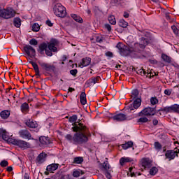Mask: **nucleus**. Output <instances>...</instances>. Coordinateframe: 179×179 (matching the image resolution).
<instances>
[{"label": "nucleus", "mask_w": 179, "mask_h": 179, "mask_svg": "<svg viewBox=\"0 0 179 179\" xmlns=\"http://www.w3.org/2000/svg\"><path fill=\"white\" fill-rule=\"evenodd\" d=\"M87 132V127L84 131H76L73 136L71 134L66 135L65 138L69 142H73L74 145H83L89 141V138L86 135Z\"/></svg>", "instance_id": "1"}, {"label": "nucleus", "mask_w": 179, "mask_h": 179, "mask_svg": "<svg viewBox=\"0 0 179 179\" xmlns=\"http://www.w3.org/2000/svg\"><path fill=\"white\" fill-rule=\"evenodd\" d=\"M148 44H149V40L146 38H141L140 43H134L132 47L129 46V54H132V52H134L135 55L141 54Z\"/></svg>", "instance_id": "2"}, {"label": "nucleus", "mask_w": 179, "mask_h": 179, "mask_svg": "<svg viewBox=\"0 0 179 179\" xmlns=\"http://www.w3.org/2000/svg\"><path fill=\"white\" fill-rule=\"evenodd\" d=\"M69 122L72 125L71 129L73 132H78V131H85L86 125L83 124L80 121H78V115H73L69 117Z\"/></svg>", "instance_id": "3"}, {"label": "nucleus", "mask_w": 179, "mask_h": 179, "mask_svg": "<svg viewBox=\"0 0 179 179\" xmlns=\"http://www.w3.org/2000/svg\"><path fill=\"white\" fill-rule=\"evenodd\" d=\"M15 16H16V11L10 7L0 9V17L2 19H12Z\"/></svg>", "instance_id": "4"}, {"label": "nucleus", "mask_w": 179, "mask_h": 179, "mask_svg": "<svg viewBox=\"0 0 179 179\" xmlns=\"http://www.w3.org/2000/svg\"><path fill=\"white\" fill-rule=\"evenodd\" d=\"M53 11L55 15L58 16V17H65L66 16V10H65V7H64V6L59 3L55 4Z\"/></svg>", "instance_id": "5"}, {"label": "nucleus", "mask_w": 179, "mask_h": 179, "mask_svg": "<svg viewBox=\"0 0 179 179\" xmlns=\"http://www.w3.org/2000/svg\"><path fill=\"white\" fill-rule=\"evenodd\" d=\"M114 121H117L118 122H121L122 121H131L133 120L134 116L132 115H127L124 113H117L112 117Z\"/></svg>", "instance_id": "6"}, {"label": "nucleus", "mask_w": 179, "mask_h": 179, "mask_svg": "<svg viewBox=\"0 0 179 179\" xmlns=\"http://www.w3.org/2000/svg\"><path fill=\"white\" fill-rule=\"evenodd\" d=\"M156 114V108H145L138 113V117H150V115H155Z\"/></svg>", "instance_id": "7"}, {"label": "nucleus", "mask_w": 179, "mask_h": 179, "mask_svg": "<svg viewBox=\"0 0 179 179\" xmlns=\"http://www.w3.org/2000/svg\"><path fill=\"white\" fill-rule=\"evenodd\" d=\"M38 64L40 65L43 71H46V72H55V66H54V64L41 61L38 62Z\"/></svg>", "instance_id": "8"}, {"label": "nucleus", "mask_w": 179, "mask_h": 179, "mask_svg": "<svg viewBox=\"0 0 179 179\" xmlns=\"http://www.w3.org/2000/svg\"><path fill=\"white\" fill-rule=\"evenodd\" d=\"M116 47L121 55H129V46L125 45L122 43H118Z\"/></svg>", "instance_id": "9"}, {"label": "nucleus", "mask_w": 179, "mask_h": 179, "mask_svg": "<svg viewBox=\"0 0 179 179\" xmlns=\"http://www.w3.org/2000/svg\"><path fill=\"white\" fill-rule=\"evenodd\" d=\"M141 104H142V99L141 98H136L133 103V106L130 105L127 106V110L131 113L134 110H138L141 107Z\"/></svg>", "instance_id": "10"}, {"label": "nucleus", "mask_w": 179, "mask_h": 179, "mask_svg": "<svg viewBox=\"0 0 179 179\" xmlns=\"http://www.w3.org/2000/svg\"><path fill=\"white\" fill-rule=\"evenodd\" d=\"M12 143L16 146H19V148H21L22 149L30 148V143L23 140L14 139L12 141Z\"/></svg>", "instance_id": "11"}, {"label": "nucleus", "mask_w": 179, "mask_h": 179, "mask_svg": "<svg viewBox=\"0 0 179 179\" xmlns=\"http://www.w3.org/2000/svg\"><path fill=\"white\" fill-rule=\"evenodd\" d=\"M24 50L28 57L30 58H34L36 57V49L33 48V46L30 45H27L24 47Z\"/></svg>", "instance_id": "12"}, {"label": "nucleus", "mask_w": 179, "mask_h": 179, "mask_svg": "<svg viewBox=\"0 0 179 179\" xmlns=\"http://www.w3.org/2000/svg\"><path fill=\"white\" fill-rule=\"evenodd\" d=\"M18 134L22 139H28L29 141L34 139L31 137V134H30V131L27 129H21L19 131Z\"/></svg>", "instance_id": "13"}, {"label": "nucleus", "mask_w": 179, "mask_h": 179, "mask_svg": "<svg viewBox=\"0 0 179 179\" xmlns=\"http://www.w3.org/2000/svg\"><path fill=\"white\" fill-rule=\"evenodd\" d=\"M163 111L165 113H179V105L174 104L171 106H166L164 108Z\"/></svg>", "instance_id": "14"}, {"label": "nucleus", "mask_w": 179, "mask_h": 179, "mask_svg": "<svg viewBox=\"0 0 179 179\" xmlns=\"http://www.w3.org/2000/svg\"><path fill=\"white\" fill-rule=\"evenodd\" d=\"M179 151H174V150H167L165 153L166 159H168L169 162L171 160H174L176 156H178Z\"/></svg>", "instance_id": "15"}, {"label": "nucleus", "mask_w": 179, "mask_h": 179, "mask_svg": "<svg viewBox=\"0 0 179 179\" xmlns=\"http://www.w3.org/2000/svg\"><path fill=\"white\" fill-rule=\"evenodd\" d=\"M100 76L92 77L89 78L86 82L85 85L87 86H92V85H96V83H100Z\"/></svg>", "instance_id": "16"}, {"label": "nucleus", "mask_w": 179, "mask_h": 179, "mask_svg": "<svg viewBox=\"0 0 179 179\" xmlns=\"http://www.w3.org/2000/svg\"><path fill=\"white\" fill-rule=\"evenodd\" d=\"M141 166L144 169H150L152 167V161L148 158H144L141 160Z\"/></svg>", "instance_id": "17"}, {"label": "nucleus", "mask_w": 179, "mask_h": 179, "mask_svg": "<svg viewBox=\"0 0 179 179\" xmlns=\"http://www.w3.org/2000/svg\"><path fill=\"white\" fill-rule=\"evenodd\" d=\"M47 155L45 153H41L36 158V164H41L45 162V157Z\"/></svg>", "instance_id": "18"}, {"label": "nucleus", "mask_w": 179, "mask_h": 179, "mask_svg": "<svg viewBox=\"0 0 179 179\" xmlns=\"http://www.w3.org/2000/svg\"><path fill=\"white\" fill-rule=\"evenodd\" d=\"M29 64H31V65H32L34 71L36 73V76H40V69L38 68V65L37 64V63L32 62L31 59L29 58L28 59Z\"/></svg>", "instance_id": "19"}, {"label": "nucleus", "mask_w": 179, "mask_h": 179, "mask_svg": "<svg viewBox=\"0 0 179 179\" xmlns=\"http://www.w3.org/2000/svg\"><path fill=\"white\" fill-rule=\"evenodd\" d=\"M90 62H92V59L90 57H85L82 59L80 62L81 68H85V66H89V65H90Z\"/></svg>", "instance_id": "20"}, {"label": "nucleus", "mask_w": 179, "mask_h": 179, "mask_svg": "<svg viewBox=\"0 0 179 179\" xmlns=\"http://www.w3.org/2000/svg\"><path fill=\"white\" fill-rule=\"evenodd\" d=\"M25 124L29 128H37V127H38V124H37V122L33 121L31 120H27V122H25Z\"/></svg>", "instance_id": "21"}, {"label": "nucleus", "mask_w": 179, "mask_h": 179, "mask_svg": "<svg viewBox=\"0 0 179 179\" xmlns=\"http://www.w3.org/2000/svg\"><path fill=\"white\" fill-rule=\"evenodd\" d=\"M59 166V164H51L47 166L46 170L50 173H52L53 171H55V170L58 169Z\"/></svg>", "instance_id": "22"}, {"label": "nucleus", "mask_w": 179, "mask_h": 179, "mask_svg": "<svg viewBox=\"0 0 179 179\" xmlns=\"http://www.w3.org/2000/svg\"><path fill=\"white\" fill-rule=\"evenodd\" d=\"M131 162H132V158L123 157L120 159V166H124V164H127V163H131Z\"/></svg>", "instance_id": "23"}, {"label": "nucleus", "mask_w": 179, "mask_h": 179, "mask_svg": "<svg viewBox=\"0 0 179 179\" xmlns=\"http://www.w3.org/2000/svg\"><path fill=\"white\" fill-rule=\"evenodd\" d=\"M39 141L42 145H50V143H51V141H50V138L46 136H41L39 138Z\"/></svg>", "instance_id": "24"}, {"label": "nucleus", "mask_w": 179, "mask_h": 179, "mask_svg": "<svg viewBox=\"0 0 179 179\" xmlns=\"http://www.w3.org/2000/svg\"><path fill=\"white\" fill-rule=\"evenodd\" d=\"M47 47H48V45H47V43H41L38 46V52H39V54H44V51L47 50Z\"/></svg>", "instance_id": "25"}, {"label": "nucleus", "mask_w": 179, "mask_h": 179, "mask_svg": "<svg viewBox=\"0 0 179 179\" xmlns=\"http://www.w3.org/2000/svg\"><path fill=\"white\" fill-rule=\"evenodd\" d=\"M136 73H138V75H141V76H143V75H147L148 78H150V76H152V74L149 73V70L144 71L143 69L137 70Z\"/></svg>", "instance_id": "26"}, {"label": "nucleus", "mask_w": 179, "mask_h": 179, "mask_svg": "<svg viewBox=\"0 0 179 179\" xmlns=\"http://www.w3.org/2000/svg\"><path fill=\"white\" fill-rule=\"evenodd\" d=\"M20 110L22 113H23L24 114H26V113H29V103L26 102L23 103L20 106Z\"/></svg>", "instance_id": "27"}, {"label": "nucleus", "mask_w": 179, "mask_h": 179, "mask_svg": "<svg viewBox=\"0 0 179 179\" xmlns=\"http://www.w3.org/2000/svg\"><path fill=\"white\" fill-rule=\"evenodd\" d=\"M9 115H10V112L8 110H3L0 113V117L3 120H6L9 118Z\"/></svg>", "instance_id": "28"}, {"label": "nucleus", "mask_w": 179, "mask_h": 179, "mask_svg": "<svg viewBox=\"0 0 179 179\" xmlns=\"http://www.w3.org/2000/svg\"><path fill=\"white\" fill-rule=\"evenodd\" d=\"M120 146H122V149L127 150V149H129V148H132V146H134V142L129 141L124 144L120 145Z\"/></svg>", "instance_id": "29"}, {"label": "nucleus", "mask_w": 179, "mask_h": 179, "mask_svg": "<svg viewBox=\"0 0 179 179\" xmlns=\"http://www.w3.org/2000/svg\"><path fill=\"white\" fill-rule=\"evenodd\" d=\"M80 101L83 106H85L86 103H87V101L86 100V93L82 92L80 95Z\"/></svg>", "instance_id": "30"}, {"label": "nucleus", "mask_w": 179, "mask_h": 179, "mask_svg": "<svg viewBox=\"0 0 179 179\" xmlns=\"http://www.w3.org/2000/svg\"><path fill=\"white\" fill-rule=\"evenodd\" d=\"M72 19L75 20V22H77L78 23H83V19L80 17V16L76 15V14H71V15Z\"/></svg>", "instance_id": "31"}, {"label": "nucleus", "mask_w": 179, "mask_h": 179, "mask_svg": "<svg viewBox=\"0 0 179 179\" xmlns=\"http://www.w3.org/2000/svg\"><path fill=\"white\" fill-rule=\"evenodd\" d=\"M48 48L50 50V51H52V52H57L58 51L57 47H55V43H54L53 42H50L48 45Z\"/></svg>", "instance_id": "32"}, {"label": "nucleus", "mask_w": 179, "mask_h": 179, "mask_svg": "<svg viewBox=\"0 0 179 179\" xmlns=\"http://www.w3.org/2000/svg\"><path fill=\"white\" fill-rule=\"evenodd\" d=\"M83 157H76L73 159V163L75 164H82L83 163Z\"/></svg>", "instance_id": "33"}, {"label": "nucleus", "mask_w": 179, "mask_h": 179, "mask_svg": "<svg viewBox=\"0 0 179 179\" xmlns=\"http://www.w3.org/2000/svg\"><path fill=\"white\" fill-rule=\"evenodd\" d=\"M119 26L120 27H123V29H127V27H128V22L125 21L124 19L120 20L119 21Z\"/></svg>", "instance_id": "34"}, {"label": "nucleus", "mask_w": 179, "mask_h": 179, "mask_svg": "<svg viewBox=\"0 0 179 179\" xmlns=\"http://www.w3.org/2000/svg\"><path fill=\"white\" fill-rule=\"evenodd\" d=\"M162 58L164 62H167L168 64L171 63V57H169L166 54H162Z\"/></svg>", "instance_id": "35"}, {"label": "nucleus", "mask_w": 179, "mask_h": 179, "mask_svg": "<svg viewBox=\"0 0 179 179\" xmlns=\"http://www.w3.org/2000/svg\"><path fill=\"white\" fill-rule=\"evenodd\" d=\"M154 148H155V150L160 152V150H162V148H163V146L162 145V144L160 143H159V141H156L154 143Z\"/></svg>", "instance_id": "36"}, {"label": "nucleus", "mask_w": 179, "mask_h": 179, "mask_svg": "<svg viewBox=\"0 0 179 179\" xmlns=\"http://www.w3.org/2000/svg\"><path fill=\"white\" fill-rule=\"evenodd\" d=\"M84 174L85 173L83 171H74L73 172V177L78 178V177H80V176H83Z\"/></svg>", "instance_id": "37"}, {"label": "nucleus", "mask_w": 179, "mask_h": 179, "mask_svg": "<svg viewBox=\"0 0 179 179\" xmlns=\"http://www.w3.org/2000/svg\"><path fill=\"white\" fill-rule=\"evenodd\" d=\"M141 117H140L137 122H141V123H145V122H149V119H148V117L145 115L143 116H140Z\"/></svg>", "instance_id": "38"}, {"label": "nucleus", "mask_w": 179, "mask_h": 179, "mask_svg": "<svg viewBox=\"0 0 179 179\" xmlns=\"http://www.w3.org/2000/svg\"><path fill=\"white\" fill-rule=\"evenodd\" d=\"M20 24H22V20L19 17H16L14 19V26L15 27H20Z\"/></svg>", "instance_id": "39"}, {"label": "nucleus", "mask_w": 179, "mask_h": 179, "mask_svg": "<svg viewBox=\"0 0 179 179\" xmlns=\"http://www.w3.org/2000/svg\"><path fill=\"white\" fill-rule=\"evenodd\" d=\"M157 171H159V169H157V167L153 166L150 170V176H156V174L157 173Z\"/></svg>", "instance_id": "40"}, {"label": "nucleus", "mask_w": 179, "mask_h": 179, "mask_svg": "<svg viewBox=\"0 0 179 179\" xmlns=\"http://www.w3.org/2000/svg\"><path fill=\"white\" fill-rule=\"evenodd\" d=\"M108 21L110 24H117V21L115 20V17L114 15L109 16Z\"/></svg>", "instance_id": "41"}, {"label": "nucleus", "mask_w": 179, "mask_h": 179, "mask_svg": "<svg viewBox=\"0 0 179 179\" xmlns=\"http://www.w3.org/2000/svg\"><path fill=\"white\" fill-rule=\"evenodd\" d=\"M32 31H40V25L37 23H34L33 25H32Z\"/></svg>", "instance_id": "42"}, {"label": "nucleus", "mask_w": 179, "mask_h": 179, "mask_svg": "<svg viewBox=\"0 0 179 179\" xmlns=\"http://www.w3.org/2000/svg\"><path fill=\"white\" fill-rule=\"evenodd\" d=\"M138 95H139V91L138 90L135 89L132 90L131 96L133 99H136V97H138Z\"/></svg>", "instance_id": "43"}, {"label": "nucleus", "mask_w": 179, "mask_h": 179, "mask_svg": "<svg viewBox=\"0 0 179 179\" xmlns=\"http://www.w3.org/2000/svg\"><path fill=\"white\" fill-rule=\"evenodd\" d=\"M102 167L104 170H110V164H108V161H105L102 164Z\"/></svg>", "instance_id": "44"}, {"label": "nucleus", "mask_w": 179, "mask_h": 179, "mask_svg": "<svg viewBox=\"0 0 179 179\" xmlns=\"http://www.w3.org/2000/svg\"><path fill=\"white\" fill-rule=\"evenodd\" d=\"M165 17L169 23H172V22H174V19H172L171 17H170V13H166L165 14Z\"/></svg>", "instance_id": "45"}, {"label": "nucleus", "mask_w": 179, "mask_h": 179, "mask_svg": "<svg viewBox=\"0 0 179 179\" xmlns=\"http://www.w3.org/2000/svg\"><path fill=\"white\" fill-rule=\"evenodd\" d=\"M171 29L173 30L174 34H176V36H178L179 37V29H177V27H176V25H173L171 27Z\"/></svg>", "instance_id": "46"}, {"label": "nucleus", "mask_w": 179, "mask_h": 179, "mask_svg": "<svg viewBox=\"0 0 179 179\" xmlns=\"http://www.w3.org/2000/svg\"><path fill=\"white\" fill-rule=\"evenodd\" d=\"M150 103L152 106H155V104H157V103H159V100L156 97H152L150 99Z\"/></svg>", "instance_id": "47"}, {"label": "nucleus", "mask_w": 179, "mask_h": 179, "mask_svg": "<svg viewBox=\"0 0 179 179\" xmlns=\"http://www.w3.org/2000/svg\"><path fill=\"white\" fill-rule=\"evenodd\" d=\"M2 138L3 141H9V136L6 134V131H3Z\"/></svg>", "instance_id": "48"}, {"label": "nucleus", "mask_w": 179, "mask_h": 179, "mask_svg": "<svg viewBox=\"0 0 179 179\" xmlns=\"http://www.w3.org/2000/svg\"><path fill=\"white\" fill-rule=\"evenodd\" d=\"M8 164H9V163L6 160H3L0 163V166L1 167H7V166H8Z\"/></svg>", "instance_id": "49"}, {"label": "nucleus", "mask_w": 179, "mask_h": 179, "mask_svg": "<svg viewBox=\"0 0 179 179\" xmlns=\"http://www.w3.org/2000/svg\"><path fill=\"white\" fill-rule=\"evenodd\" d=\"M29 44H31V45H37L38 42L35 38H32L29 41Z\"/></svg>", "instance_id": "50"}, {"label": "nucleus", "mask_w": 179, "mask_h": 179, "mask_svg": "<svg viewBox=\"0 0 179 179\" xmlns=\"http://www.w3.org/2000/svg\"><path fill=\"white\" fill-rule=\"evenodd\" d=\"M95 40L96 43H101L103 41V36H95Z\"/></svg>", "instance_id": "51"}, {"label": "nucleus", "mask_w": 179, "mask_h": 179, "mask_svg": "<svg viewBox=\"0 0 179 179\" xmlns=\"http://www.w3.org/2000/svg\"><path fill=\"white\" fill-rule=\"evenodd\" d=\"M70 73L73 76H76V75H78V69H72V70H71L70 71Z\"/></svg>", "instance_id": "52"}, {"label": "nucleus", "mask_w": 179, "mask_h": 179, "mask_svg": "<svg viewBox=\"0 0 179 179\" xmlns=\"http://www.w3.org/2000/svg\"><path fill=\"white\" fill-rule=\"evenodd\" d=\"M46 55H48V57H52V51L51 50H45V51Z\"/></svg>", "instance_id": "53"}, {"label": "nucleus", "mask_w": 179, "mask_h": 179, "mask_svg": "<svg viewBox=\"0 0 179 179\" xmlns=\"http://www.w3.org/2000/svg\"><path fill=\"white\" fill-rule=\"evenodd\" d=\"M105 176H106V178H108V179H111V178H112L111 173H110V172H108V171H106L105 173Z\"/></svg>", "instance_id": "54"}, {"label": "nucleus", "mask_w": 179, "mask_h": 179, "mask_svg": "<svg viewBox=\"0 0 179 179\" xmlns=\"http://www.w3.org/2000/svg\"><path fill=\"white\" fill-rule=\"evenodd\" d=\"M105 29H106L108 31H111V25H110L109 24H106Z\"/></svg>", "instance_id": "55"}, {"label": "nucleus", "mask_w": 179, "mask_h": 179, "mask_svg": "<svg viewBox=\"0 0 179 179\" xmlns=\"http://www.w3.org/2000/svg\"><path fill=\"white\" fill-rule=\"evenodd\" d=\"M152 124L155 126L157 125V124H159V120L157 119H156V118H154L152 120Z\"/></svg>", "instance_id": "56"}, {"label": "nucleus", "mask_w": 179, "mask_h": 179, "mask_svg": "<svg viewBox=\"0 0 179 179\" xmlns=\"http://www.w3.org/2000/svg\"><path fill=\"white\" fill-rule=\"evenodd\" d=\"M164 94H165L166 96H170V94H171V91H170V90H165Z\"/></svg>", "instance_id": "57"}, {"label": "nucleus", "mask_w": 179, "mask_h": 179, "mask_svg": "<svg viewBox=\"0 0 179 179\" xmlns=\"http://www.w3.org/2000/svg\"><path fill=\"white\" fill-rule=\"evenodd\" d=\"M106 57H110V58H113V52H107L106 53Z\"/></svg>", "instance_id": "58"}, {"label": "nucleus", "mask_w": 179, "mask_h": 179, "mask_svg": "<svg viewBox=\"0 0 179 179\" xmlns=\"http://www.w3.org/2000/svg\"><path fill=\"white\" fill-rule=\"evenodd\" d=\"M46 24L49 26V27H52V22H51L50 20L46 21Z\"/></svg>", "instance_id": "59"}, {"label": "nucleus", "mask_w": 179, "mask_h": 179, "mask_svg": "<svg viewBox=\"0 0 179 179\" xmlns=\"http://www.w3.org/2000/svg\"><path fill=\"white\" fill-rule=\"evenodd\" d=\"M123 16L126 19H128V17H129V13H128V12H124Z\"/></svg>", "instance_id": "60"}, {"label": "nucleus", "mask_w": 179, "mask_h": 179, "mask_svg": "<svg viewBox=\"0 0 179 179\" xmlns=\"http://www.w3.org/2000/svg\"><path fill=\"white\" fill-rule=\"evenodd\" d=\"M6 170L8 171V173H10V171H13V168L12 166H8Z\"/></svg>", "instance_id": "61"}, {"label": "nucleus", "mask_w": 179, "mask_h": 179, "mask_svg": "<svg viewBox=\"0 0 179 179\" xmlns=\"http://www.w3.org/2000/svg\"><path fill=\"white\" fill-rule=\"evenodd\" d=\"M74 90H75L74 88H72V87L69 88V92H74Z\"/></svg>", "instance_id": "62"}, {"label": "nucleus", "mask_w": 179, "mask_h": 179, "mask_svg": "<svg viewBox=\"0 0 179 179\" xmlns=\"http://www.w3.org/2000/svg\"><path fill=\"white\" fill-rule=\"evenodd\" d=\"M136 175H135V173H131V177H135Z\"/></svg>", "instance_id": "63"}, {"label": "nucleus", "mask_w": 179, "mask_h": 179, "mask_svg": "<svg viewBox=\"0 0 179 179\" xmlns=\"http://www.w3.org/2000/svg\"><path fill=\"white\" fill-rule=\"evenodd\" d=\"M129 170L130 173H132L133 168H129Z\"/></svg>", "instance_id": "64"}]
</instances>
